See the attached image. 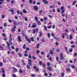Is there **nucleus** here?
I'll return each instance as SVG.
<instances>
[{"instance_id": "69168bd1", "label": "nucleus", "mask_w": 77, "mask_h": 77, "mask_svg": "<svg viewBox=\"0 0 77 77\" xmlns=\"http://www.w3.org/2000/svg\"><path fill=\"white\" fill-rule=\"evenodd\" d=\"M31 76L32 77H35V74H32Z\"/></svg>"}, {"instance_id": "4be33fe9", "label": "nucleus", "mask_w": 77, "mask_h": 77, "mask_svg": "<svg viewBox=\"0 0 77 77\" xmlns=\"http://www.w3.org/2000/svg\"><path fill=\"white\" fill-rule=\"evenodd\" d=\"M26 44H24L23 47V49H26Z\"/></svg>"}, {"instance_id": "3c124183", "label": "nucleus", "mask_w": 77, "mask_h": 77, "mask_svg": "<svg viewBox=\"0 0 77 77\" xmlns=\"http://www.w3.org/2000/svg\"><path fill=\"white\" fill-rule=\"evenodd\" d=\"M77 53L75 52V53H74V57H76V56H77Z\"/></svg>"}, {"instance_id": "bf43d9fd", "label": "nucleus", "mask_w": 77, "mask_h": 77, "mask_svg": "<svg viewBox=\"0 0 77 77\" xmlns=\"http://www.w3.org/2000/svg\"><path fill=\"white\" fill-rule=\"evenodd\" d=\"M17 13L18 14H20V11L17 10Z\"/></svg>"}, {"instance_id": "2f4dec72", "label": "nucleus", "mask_w": 77, "mask_h": 77, "mask_svg": "<svg viewBox=\"0 0 77 77\" xmlns=\"http://www.w3.org/2000/svg\"><path fill=\"white\" fill-rule=\"evenodd\" d=\"M39 45H40V44H38L36 45V48H39Z\"/></svg>"}, {"instance_id": "1a4fd4ad", "label": "nucleus", "mask_w": 77, "mask_h": 77, "mask_svg": "<svg viewBox=\"0 0 77 77\" xmlns=\"http://www.w3.org/2000/svg\"><path fill=\"white\" fill-rule=\"evenodd\" d=\"M64 12H65V10H63L61 11V14L62 17H64L65 16V14H63Z\"/></svg>"}, {"instance_id": "72a5a7b5", "label": "nucleus", "mask_w": 77, "mask_h": 77, "mask_svg": "<svg viewBox=\"0 0 77 77\" xmlns=\"http://www.w3.org/2000/svg\"><path fill=\"white\" fill-rule=\"evenodd\" d=\"M72 39V35H70L69 36V39L71 40Z\"/></svg>"}, {"instance_id": "473e14b6", "label": "nucleus", "mask_w": 77, "mask_h": 77, "mask_svg": "<svg viewBox=\"0 0 77 77\" xmlns=\"http://www.w3.org/2000/svg\"><path fill=\"white\" fill-rule=\"evenodd\" d=\"M47 65L48 66H50V63L49 62H48L47 63Z\"/></svg>"}, {"instance_id": "393cba45", "label": "nucleus", "mask_w": 77, "mask_h": 77, "mask_svg": "<svg viewBox=\"0 0 77 77\" xmlns=\"http://www.w3.org/2000/svg\"><path fill=\"white\" fill-rule=\"evenodd\" d=\"M31 41H32V42H34V38L33 37H32L31 38Z\"/></svg>"}, {"instance_id": "b1692460", "label": "nucleus", "mask_w": 77, "mask_h": 77, "mask_svg": "<svg viewBox=\"0 0 77 77\" xmlns=\"http://www.w3.org/2000/svg\"><path fill=\"white\" fill-rule=\"evenodd\" d=\"M0 49L1 50H3V46L2 45L0 46Z\"/></svg>"}, {"instance_id": "4468645a", "label": "nucleus", "mask_w": 77, "mask_h": 77, "mask_svg": "<svg viewBox=\"0 0 77 77\" xmlns=\"http://www.w3.org/2000/svg\"><path fill=\"white\" fill-rule=\"evenodd\" d=\"M12 68L13 69V70L14 71V72H16L18 71L17 69L16 68H14V67H12Z\"/></svg>"}, {"instance_id": "052dcab7", "label": "nucleus", "mask_w": 77, "mask_h": 77, "mask_svg": "<svg viewBox=\"0 0 77 77\" xmlns=\"http://www.w3.org/2000/svg\"><path fill=\"white\" fill-rule=\"evenodd\" d=\"M44 75L45 76H46V77L48 75V74H47V73H45V74H44Z\"/></svg>"}, {"instance_id": "0eeeda50", "label": "nucleus", "mask_w": 77, "mask_h": 77, "mask_svg": "<svg viewBox=\"0 0 77 77\" xmlns=\"http://www.w3.org/2000/svg\"><path fill=\"white\" fill-rule=\"evenodd\" d=\"M9 11H10L11 12L12 15H14V12H15V11L14 10H12L11 9L10 10H9Z\"/></svg>"}, {"instance_id": "2eb2a0df", "label": "nucleus", "mask_w": 77, "mask_h": 77, "mask_svg": "<svg viewBox=\"0 0 77 77\" xmlns=\"http://www.w3.org/2000/svg\"><path fill=\"white\" fill-rule=\"evenodd\" d=\"M34 24V25H32V28H35V27H36V26H37V24H36V23H35Z\"/></svg>"}, {"instance_id": "6e6552de", "label": "nucleus", "mask_w": 77, "mask_h": 77, "mask_svg": "<svg viewBox=\"0 0 77 77\" xmlns=\"http://www.w3.org/2000/svg\"><path fill=\"white\" fill-rule=\"evenodd\" d=\"M13 24H14V27H16V26H17L18 24V23L16 21H14Z\"/></svg>"}, {"instance_id": "cd10ccee", "label": "nucleus", "mask_w": 77, "mask_h": 77, "mask_svg": "<svg viewBox=\"0 0 77 77\" xmlns=\"http://www.w3.org/2000/svg\"><path fill=\"white\" fill-rule=\"evenodd\" d=\"M39 65L40 66H41L42 65V61H39Z\"/></svg>"}, {"instance_id": "09e8293b", "label": "nucleus", "mask_w": 77, "mask_h": 77, "mask_svg": "<svg viewBox=\"0 0 77 77\" xmlns=\"http://www.w3.org/2000/svg\"><path fill=\"white\" fill-rule=\"evenodd\" d=\"M56 60L57 62H58L59 61V57H56Z\"/></svg>"}, {"instance_id": "13d9d810", "label": "nucleus", "mask_w": 77, "mask_h": 77, "mask_svg": "<svg viewBox=\"0 0 77 77\" xmlns=\"http://www.w3.org/2000/svg\"><path fill=\"white\" fill-rule=\"evenodd\" d=\"M41 3L39 2H38L36 3L37 5H40Z\"/></svg>"}, {"instance_id": "de8ad7c7", "label": "nucleus", "mask_w": 77, "mask_h": 77, "mask_svg": "<svg viewBox=\"0 0 77 77\" xmlns=\"http://www.w3.org/2000/svg\"><path fill=\"white\" fill-rule=\"evenodd\" d=\"M2 72H3V73H5V71H4V68H2Z\"/></svg>"}, {"instance_id": "79ce46f5", "label": "nucleus", "mask_w": 77, "mask_h": 77, "mask_svg": "<svg viewBox=\"0 0 77 77\" xmlns=\"http://www.w3.org/2000/svg\"><path fill=\"white\" fill-rule=\"evenodd\" d=\"M7 45L8 47H10V45H11V44L8 43V42H7Z\"/></svg>"}, {"instance_id": "5701e85b", "label": "nucleus", "mask_w": 77, "mask_h": 77, "mask_svg": "<svg viewBox=\"0 0 77 77\" xmlns=\"http://www.w3.org/2000/svg\"><path fill=\"white\" fill-rule=\"evenodd\" d=\"M45 64L43 63V65H42V67H43L44 68V69H45Z\"/></svg>"}, {"instance_id": "f8f14e48", "label": "nucleus", "mask_w": 77, "mask_h": 77, "mask_svg": "<svg viewBox=\"0 0 77 77\" xmlns=\"http://www.w3.org/2000/svg\"><path fill=\"white\" fill-rule=\"evenodd\" d=\"M42 1L43 3H44L45 5H47L48 3L46 0H42Z\"/></svg>"}, {"instance_id": "864d4df0", "label": "nucleus", "mask_w": 77, "mask_h": 77, "mask_svg": "<svg viewBox=\"0 0 77 77\" xmlns=\"http://www.w3.org/2000/svg\"><path fill=\"white\" fill-rule=\"evenodd\" d=\"M14 1L12 0L11 2V5H13L14 4Z\"/></svg>"}, {"instance_id": "e2e57ef3", "label": "nucleus", "mask_w": 77, "mask_h": 77, "mask_svg": "<svg viewBox=\"0 0 77 77\" xmlns=\"http://www.w3.org/2000/svg\"><path fill=\"white\" fill-rule=\"evenodd\" d=\"M35 30H36V33H38V28H36Z\"/></svg>"}, {"instance_id": "6ab92c4d", "label": "nucleus", "mask_w": 77, "mask_h": 77, "mask_svg": "<svg viewBox=\"0 0 77 77\" xmlns=\"http://www.w3.org/2000/svg\"><path fill=\"white\" fill-rule=\"evenodd\" d=\"M26 68L28 69H30V66L29 65H27L26 66Z\"/></svg>"}, {"instance_id": "f03ea898", "label": "nucleus", "mask_w": 77, "mask_h": 77, "mask_svg": "<svg viewBox=\"0 0 77 77\" xmlns=\"http://www.w3.org/2000/svg\"><path fill=\"white\" fill-rule=\"evenodd\" d=\"M52 50H50V51L49 52V53L50 54L52 55V54H54V52H53V51H54V48L53 47L52 48Z\"/></svg>"}, {"instance_id": "c03bdc74", "label": "nucleus", "mask_w": 77, "mask_h": 77, "mask_svg": "<svg viewBox=\"0 0 77 77\" xmlns=\"http://www.w3.org/2000/svg\"><path fill=\"white\" fill-rule=\"evenodd\" d=\"M35 20L37 21H38V17H35Z\"/></svg>"}, {"instance_id": "e433bc0d", "label": "nucleus", "mask_w": 77, "mask_h": 77, "mask_svg": "<svg viewBox=\"0 0 77 77\" xmlns=\"http://www.w3.org/2000/svg\"><path fill=\"white\" fill-rule=\"evenodd\" d=\"M76 1H74L72 3V5H75V4L76 3Z\"/></svg>"}, {"instance_id": "f704fd0d", "label": "nucleus", "mask_w": 77, "mask_h": 77, "mask_svg": "<svg viewBox=\"0 0 77 77\" xmlns=\"http://www.w3.org/2000/svg\"><path fill=\"white\" fill-rule=\"evenodd\" d=\"M37 23L39 25H41V22L40 21L38 20L37 21H36Z\"/></svg>"}, {"instance_id": "6e6d98bb", "label": "nucleus", "mask_w": 77, "mask_h": 77, "mask_svg": "<svg viewBox=\"0 0 77 77\" xmlns=\"http://www.w3.org/2000/svg\"><path fill=\"white\" fill-rule=\"evenodd\" d=\"M44 54L45 53L44 52L42 51V52H41V55H44Z\"/></svg>"}, {"instance_id": "37998d69", "label": "nucleus", "mask_w": 77, "mask_h": 77, "mask_svg": "<svg viewBox=\"0 0 77 77\" xmlns=\"http://www.w3.org/2000/svg\"><path fill=\"white\" fill-rule=\"evenodd\" d=\"M7 23H5L4 24V27H6L7 26Z\"/></svg>"}, {"instance_id": "4c0bfd02", "label": "nucleus", "mask_w": 77, "mask_h": 77, "mask_svg": "<svg viewBox=\"0 0 77 77\" xmlns=\"http://www.w3.org/2000/svg\"><path fill=\"white\" fill-rule=\"evenodd\" d=\"M43 20H44V21H47V20H48V19L47 18V17H45L43 19Z\"/></svg>"}, {"instance_id": "9d476101", "label": "nucleus", "mask_w": 77, "mask_h": 77, "mask_svg": "<svg viewBox=\"0 0 77 77\" xmlns=\"http://www.w3.org/2000/svg\"><path fill=\"white\" fill-rule=\"evenodd\" d=\"M34 9L35 11H37L38 10V7L36 5H35L34 6Z\"/></svg>"}, {"instance_id": "39448f33", "label": "nucleus", "mask_w": 77, "mask_h": 77, "mask_svg": "<svg viewBox=\"0 0 77 77\" xmlns=\"http://www.w3.org/2000/svg\"><path fill=\"white\" fill-rule=\"evenodd\" d=\"M64 59V57H63V54H61L60 55V59L61 60H63Z\"/></svg>"}, {"instance_id": "423d86ee", "label": "nucleus", "mask_w": 77, "mask_h": 77, "mask_svg": "<svg viewBox=\"0 0 77 77\" xmlns=\"http://www.w3.org/2000/svg\"><path fill=\"white\" fill-rule=\"evenodd\" d=\"M16 28H17V26H13V28L12 29L11 31L13 32H14L15 30H16Z\"/></svg>"}, {"instance_id": "7c9ffc66", "label": "nucleus", "mask_w": 77, "mask_h": 77, "mask_svg": "<svg viewBox=\"0 0 77 77\" xmlns=\"http://www.w3.org/2000/svg\"><path fill=\"white\" fill-rule=\"evenodd\" d=\"M23 13H24V14H26V13H27V11L24 9L23 10Z\"/></svg>"}, {"instance_id": "bb28decb", "label": "nucleus", "mask_w": 77, "mask_h": 77, "mask_svg": "<svg viewBox=\"0 0 77 77\" xmlns=\"http://www.w3.org/2000/svg\"><path fill=\"white\" fill-rule=\"evenodd\" d=\"M39 36H40V37H41V36H42V32H39Z\"/></svg>"}, {"instance_id": "a878e982", "label": "nucleus", "mask_w": 77, "mask_h": 77, "mask_svg": "<svg viewBox=\"0 0 77 77\" xmlns=\"http://www.w3.org/2000/svg\"><path fill=\"white\" fill-rule=\"evenodd\" d=\"M73 51V49H72V48H71L70 49V50L69 51V52L70 53H72V52Z\"/></svg>"}, {"instance_id": "a211bd4d", "label": "nucleus", "mask_w": 77, "mask_h": 77, "mask_svg": "<svg viewBox=\"0 0 77 77\" xmlns=\"http://www.w3.org/2000/svg\"><path fill=\"white\" fill-rule=\"evenodd\" d=\"M17 38L19 42H21V37H20V36H18Z\"/></svg>"}, {"instance_id": "680f3d73", "label": "nucleus", "mask_w": 77, "mask_h": 77, "mask_svg": "<svg viewBox=\"0 0 77 77\" xmlns=\"http://www.w3.org/2000/svg\"><path fill=\"white\" fill-rule=\"evenodd\" d=\"M11 48L13 50H14L15 49V48H14V47L13 46H11Z\"/></svg>"}, {"instance_id": "5fc2aeb1", "label": "nucleus", "mask_w": 77, "mask_h": 77, "mask_svg": "<svg viewBox=\"0 0 77 77\" xmlns=\"http://www.w3.org/2000/svg\"><path fill=\"white\" fill-rule=\"evenodd\" d=\"M3 66V63L2 62H0V66L2 67Z\"/></svg>"}, {"instance_id": "c85d7f7f", "label": "nucleus", "mask_w": 77, "mask_h": 77, "mask_svg": "<svg viewBox=\"0 0 77 77\" xmlns=\"http://www.w3.org/2000/svg\"><path fill=\"white\" fill-rule=\"evenodd\" d=\"M44 29L45 31H47V26H44Z\"/></svg>"}, {"instance_id": "0e129e2a", "label": "nucleus", "mask_w": 77, "mask_h": 77, "mask_svg": "<svg viewBox=\"0 0 77 77\" xmlns=\"http://www.w3.org/2000/svg\"><path fill=\"white\" fill-rule=\"evenodd\" d=\"M42 11H43L42 10H41L39 12V14H42Z\"/></svg>"}, {"instance_id": "ddd939ff", "label": "nucleus", "mask_w": 77, "mask_h": 77, "mask_svg": "<svg viewBox=\"0 0 77 77\" xmlns=\"http://www.w3.org/2000/svg\"><path fill=\"white\" fill-rule=\"evenodd\" d=\"M62 35V38H65V36H66L67 35V33L65 32L64 33H63Z\"/></svg>"}, {"instance_id": "8fccbe9b", "label": "nucleus", "mask_w": 77, "mask_h": 77, "mask_svg": "<svg viewBox=\"0 0 77 77\" xmlns=\"http://www.w3.org/2000/svg\"><path fill=\"white\" fill-rule=\"evenodd\" d=\"M57 12H60V8H58L57 10Z\"/></svg>"}, {"instance_id": "c756f323", "label": "nucleus", "mask_w": 77, "mask_h": 77, "mask_svg": "<svg viewBox=\"0 0 77 77\" xmlns=\"http://www.w3.org/2000/svg\"><path fill=\"white\" fill-rule=\"evenodd\" d=\"M64 75H65V73L64 72H63L61 73V76L62 77H64Z\"/></svg>"}, {"instance_id": "c9c22d12", "label": "nucleus", "mask_w": 77, "mask_h": 77, "mask_svg": "<svg viewBox=\"0 0 77 77\" xmlns=\"http://www.w3.org/2000/svg\"><path fill=\"white\" fill-rule=\"evenodd\" d=\"M71 68L72 69H75V66L73 65H72Z\"/></svg>"}, {"instance_id": "f3484780", "label": "nucleus", "mask_w": 77, "mask_h": 77, "mask_svg": "<svg viewBox=\"0 0 77 77\" xmlns=\"http://www.w3.org/2000/svg\"><path fill=\"white\" fill-rule=\"evenodd\" d=\"M18 54L19 57H22L23 56V54L21 53L20 52L18 53Z\"/></svg>"}, {"instance_id": "9b49d317", "label": "nucleus", "mask_w": 77, "mask_h": 77, "mask_svg": "<svg viewBox=\"0 0 77 77\" xmlns=\"http://www.w3.org/2000/svg\"><path fill=\"white\" fill-rule=\"evenodd\" d=\"M47 69L49 71H52V67H51L50 66L48 67H47Z\"/></svg>"}, {"instance_id": "7ed1b4c3", "label": "nucleus", "mask_w": 77, "mask_h": 77, "mask_svg": "<svg viewBox=\"0 0 77 77\" xmlns=\"http://www.w3.org/2000/svg\"><path fill=\"white\" fill-rule=\"evenodd\" d=\"M33 68L34 69H35L36 71H37V72H39V69L37 68L36 67V66H33Z\"/></svg>"}, {"instance_id": "603ef678", "label": "nucleus", "mask_w": 77, "mask_h": 77, "mask_svg": "<svg viewBox=\"0 0 77 77\" xmlns=\"http://www.w3.org/2000/svg\"><path fill=\"white\" fill-rule=\"evenodd\" d=\"M19 50V49H18V48H17L16 49V52H18V51Z\"/></svg>"}, {"instance_id": "774afa93", "label": "nucleus", "mask_w": 77, "mask_h": 77, "mask_svg": "<svg viewBox=\"0 0 77 77\" xmlns=\"http://www.w3.org/2000/svg\"><path fill=\"white\" fill-rule=\"evenodd\" d=\"M12 75L13 77H17V76L15 74H13Z\"/></svg>"}, {"instance_id": "412c9836", "label": "nucleus", "mask_w": 77, "mask_h": 77, "mask_svg": "<svg viewBox=\"0 0 77 77\" xmlns=\"http://www.w3.org/2000/svg\"><path fill=\"white\" fill-rule=\"evenodd\" d=\"M32 59L34 60H36V59H37V58H36V57H35V56H32Z\"/></svg>"}, {"instance_id": "338daca9", "label": "nucleus", "mask_w": 77, "mask_h": 77, "mask_svg": "<svg viewBox=\"0 0 77 77\" xmlns=\"http://www.w3.org/2000/svg\"><path fill=\"white\" fill-rule=\"evenodd\" d=\"M2 77H5V73H3L2 74Z\"/></svg>"}, {"instance_id": "49530a36", "label": "nucleus", "mask_w": 77, "mask_h": 77, "mask_svg": "<svg viewBox=\"0 0 77 77\" xmlns=\"http://www.w3.org/2000/svg\"><path fill=\"white\" fill-rule=\"evenodd\" d=\"M33 34H35V33L36 32V30H35V29H33Z\"/></svg>"}, {"instance_id": "a19ab883", "label": "nucleus", "mask_w": 77, "mask_h": 77, "mask_svg": "<svg viewBox=\"0 0 77 77\" xmlns=\"http://www.w3.org/2000/svg\"><path fill=\"white\" fill-rule=\"evenodd\" d=\"M19 72L20 73H23V70L21 69H20L19 70Z\"/></svg>"}, {"instance_id": "20e7f679", "label": "nucleus", "mask_w": 77, "mask_h": 77, "mask_svg": "<svg viewBox=\"0 0 77 77\" xmlns=\"http://www.w3.org/2000/svg\"><path fill=\"white\" fill-rule=\"evenodd\" d=\"M29 62L28 63V64L30 66H32V60L29 59L28 60Z\"/></svg>"}, {"instance_id": "58836bf2", "label": "nucleus", "mask_w": 77, "mask_h": 77, "mask_svg": "<svg viewBox=\"0 0 77 77\" xmlns=\"http://www.w3.org/2000/svg\"><path fill=\"white\" fill-rule=\"evenodd\" d=\"M47 34L48 37V38H50V33L48 32L47 33Z\"/></svg>"}, {"instance_id": "dca6fc26", "label": "nucleus", "mask_w": 77, "mask_h": 77, "mask_svg": "<svg viewBox=\"0 0 77 77\" xmlns=\"http://www.w3.org/2000/svg\"><path fill=\"white\" fill-rule=\"evenodd\" d=\"M49 8L51 9H54V8H55V7H54V5H50V6H49Z\"/></svg>"}, {"instance_id": "ea45409f", "label": "nucleus", "mask_w": 77, "mask_h": 77, "mask_svg": "<svg viewBox=\"0 0 77 77\" xmlns=\"http://www.w3.org/2000/svg\"><path fill=\"white\" fill-rule=\"evenodd\" d=\"M8 42L9 43H10V45H13V43H12L11 41H9Z\"/></svg>"}, {"instance_id": "4d7b16f0", "label": "nucleus", "mask_w": 77, "mask_h": 77, "mask_svg": "<svg viewBox=\"0 0 77 77\" xmlns=\"http://www.w3.org/2000/svg\"><path fill=\"white\" fill-rule=\"evenodd\" d=\"M71 47L72 48H75V46L74 45H72L71 46Z\"/></svg>"}, {"instance_id": "aec40b11", "label": "nucleus", "mask_w": 77, "mask_h": 77, "mask_svg": "<svg viewBox=\"0 0 77 77\" xmlns=\"http://www.w3.org/2000/svg\"><path fill=\"white\" fill-rule=\"evenodd\" d=\"M66 70L68 72V71H71V69L69 68H67L66 69Z\"/></svg>"}, {"instance_id": "f257e3e1", "label": "nucleus", "mask_w": 77, "mask_h": 77, "mask_svg": "<svg viewBox=\"0 0 77 77\" xmlns=\"http://www.w3.org/2000/svg\"><path fill=\"white\" fill-rule=\"evenodd\" d=\"M22 35H23L24 36H25V38L26 41L28 42V43L29 44L31 43V41L30 40V38H28L27 36H26V34H24V33L23 32V31L22 32Z\"/></svg>"}, {"instance_id": "a18cd8bd", "label": "nucleus", "mask_w": 77, "mask_h": 77, "mask_svg": "<svg viewBox=\"0 0 77 77\" xmlns=\"http://www.w3.org/2000/svg\"><path fill=\"white\" fill-rule=\"evenodd\" d=\"M24 19L25 21H28V19H27V17H25Z\"/></svg>"}]
</instances>
